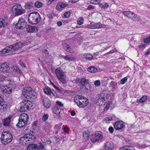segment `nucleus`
<instances>
[{"instance_id":"nucleus-41","label":"nucleus","mask_w":150,"mask_h":150,"mask_svg":"<svg viewBox=\"0 0 150 150\" xmlns=\"http://www.w3.org/2000/svg\"><path fill=\"white\" fill-rule=\"evenodd\" d=\"M34 5L37 8H40L42 7L43 4L41 2L37 1L35 3Z\"/></svg>"},{"instance_id":"nucleus-14","label":"nucleus","mask_w":150,"mask_h":150,"mask_svg":"<svg viewBox=\"0 0 150 150\" xmlns=\"http://www.w3.org/2000/svg\"><path fill=\"white\" fill-rule=\"evenodd\" d=\"M26 25V23L24 19L22 18H20L18 23L16 24V26H17L18 29H23Z\"/></svg>"},{"instance_id":"nucleus-23","label":"nucleus","mask_w":150,"mask_h":150,"mask_svg":"<svg viewBox=\"0 0 150 150\" xmlns=\"http://www.w3.org/2000/svg\"><path fill=\"white\" fill-rule=\"evenodd\" d=\"M67 5V4H65L64 3H59L56 6V9L58 11L62 10Z\"/></svg>"},{"instance_id":"nucleus-42","label":"nucleus","mask_w":150,"mask_h":150,"mask_svg":"<svg viewBox=\"0 0 150 150\" xmlns=\"http://www.w3.org/2000/svg\"><path fill=\"white\" fill-rule=\"evenodd\" d=\"M144 42L146 44H150V35L144 39Z\"/></svg>"},{"instance_id":"nucleus-46","label":"nucleus","mask_w":150,"mask_h":150,"mask_svg":"<svg viewBox=\"0 0 150 150\" xmlns=\"http://www.w3.org/2000/svg\"><path fill=\"white\" fill-rule=\"evenodd\" d=\"M101 7L102 8H106L109 7L108 4L107 3H104L103 4H100Z\"/></svg>"},{"instance_id":"nucleus-1","label":"nucleus","mask_w":150,"mask_h":150,"mask_svg":"<svg viewBox=\"0 0 150 150\" xmlns=\"http://www.w3.org/2000/svg\"><path fill=\"white\" fill-rule=\"evenodd\" d=\"M12 138V134L9 132H3L1 138V142L3 144L6 145L11 141Z\"/></svg>"},{"instance_id":"nucleus-45","label":"nucleus","mask_w":150,"mask_h":150,"mask_svg":"<svg viewBox=\"0 0 150 150\" xmlns=\"http://www.w3.org/2000/svg\"><path fill=\"white\" fill-rule=\"evenodd\" d=\"M6 82L7 83L9 84L8 86L11 85L12 86L11 87H13L12 86H13L14 82L13 80L11 79H8L7 80Z\"/></svg>"},{"instance_id":"nucleus-60","label":"nucleus","mask_w":150,"mask_h":150,"mask_svg":"<svg viewBox=\"0 0 150 150\" xmlns=\"http://www.w3.org/2000/svg\"><path fill=\"white\" fill-rule=\"evenodd\" d=\"M56 103L57 105L61 107H62L63 106V104L61 103V102L58 100H57L56 102Z\"/></svg>"},{"instance_id":"nucleus-29","label":"nucleus","mask_w":150,"mask_h":150,"mask_svg":"<svg viewBox=\"0 0 150 150\" xmlns=\"http://www.w3.org/2000/svg\"><path fill=\"white\" fill-rule=\"evenodd\" d=\"M43 101V104L45 107L48 108L50 105V102L49 100L47 98H45L43 99H42Z\"/></svg>"},{"instance_id":"nucleus-62","label":"nucleus","mask_w":150,"mask_h":150,"mask_svg":"<svg viewBox=\"0 0 150 150\" xmlns=\"http://www.w3.org/2000/svg\"><path fill=\"white\" fill-rule=\"evenodd\" d=\"M110 85L114 87H115L117 85V83L115 81H111L110 83Z\"/></svg>"},{"instance_id":"nucleus-54","label":"nucleus","mask_w":150,"mask_h":150,"mask_svg":"<svg viewBox=\"0 0 150 150\" xmlns=\"http://www.w3.org/2000/svg\"><path fill=\"white\" fill-rule=\"evenodd\" d=\"M70 15V13L69 12H65L64 14V16L66 18H68Z\"/></svg>"},{"instance_id":"nucleus-4","label":"nucleus","mask_w":150,"mask_h":150,"mask_svg":"<svg viewBox=\"0 0 150 150\" xmlns=\"http://www.w3.org/2000/svg\"><path fill=\"white\" fill-rule=\"evenodd\" d=\"M22 94L24 97L28 99L34 98L35 97L34 94V91L30 87H25L22 91Z\"/></svg>"},{"instance_id":"nucleus-24","label":"nucleus","mask_w":150,"mask_h":150,"mask_svg":"<svg viewBox=\"0 0 150 150\" xmlns=\"http://www.w3.org/2000/svg\"><path fill=\"white\" fill-rule=\"evenodd\" d=\"M4 99L0 101V110H2L3 111L6 110L7 108V104L6 102L3 101Z\"/></svg>"},{"instance_id":"nucleus-18","label":"nucleus","mask_w":150,"mask_h":150,"mask_svg":"<svg viewBox=\"0 0 150 150\" xmlns=\"http://www.w3.org/2000/svg\"><path fill=\"white\" fill-rule=\"evenodd\" d=\"M113 143L111 142H107L105 146L106 150H112L114 148Z\"/></svg>"},{"instance_id":"nucleus-38","label":"nucleus","mask_w":150,"mask_h":150,"mask_svg":"<svg viewBox=\"0 0 150 150\" xmlns=\"http://www.w3.org/2000/svg\"><path fill=\"white\" fill-rule=\"evenodd\" d=\"M54 112L56 114H59L61 111L59 107L55 106L53 108Z\"/></svg>"},{"instance_id":"nucleus-7","label":"nucleus","mask_w":150,"mask_h":150,"mask_svg":"<svg viewBox=\"0 0 150 150\" xmlns=\"http://www.w3.org/2000/svg\"><path fill=\"white\" fill-rule=\"evenodd\" d=\"M32 105V103L29 100H23L21 103L20 111L22 112L28 111L30 110Z\"/></svg>"},{"instance_id":"nucleus-22","label":"nucleus","mask_w":150,"mask_h":150,"mask_svg":"<svg viewBox=\"0 0 150 150\" xmlns=\"http://www.w3.org/2000/svg\"><path fill=\"white\" fill-rule=\"evenodd\" d=\"M55 73L57 78L65 74L62 69L60 68H58L55 70Z\"/></svg>"},{"instance_id":"nucleus-52","label":"nucleus","mask_w":150,"mask_h":150,"mask_svg":"<svg viewBox=\"0 0 150 150\" xmlns=\"http://www.w3.org/2000/svg\"><path fill=\"white\" fill-rule=\"evenodd\" d=\"M100 0H91V3L93 4H97L99 3Z\"/></svg>"},{"instance_id":"nucleus-28","label":"nucleus","mask_w":150,"mask_h":150,"mask_svg":"<svg viewBox=\"0 0 150 150\" xmlns=\"http://www.w3.org/2000/svg\"><path fill=\"white\" fill-rule=\"evenodd\" d=\"M25 9H31L34 8V4L32 2H29L26 3L25 6Z\"/></svg>"},{"instance_id":"nucleus-8","label":"nucleus","mask_w":150,"mask_h":150,"mask_svg":"<svg viewBox=\"0 0 150 150\" xmlns=\"http://www.w3.org/2000/svg\"><path fill=\"white\" fill-rule=\"evenodd\" d=\"M12 11L15 13L16 16L22 14L25 11V9L22 8L21 6L19 4H16L14 5L12 8Z\"/></svg>"},{"instance_id":"nucleus-26","label":"nucleus","mask_w":150,"mask_h":150,"mask_svg":"<svg viewBox=\"0 0 150 150\" xmlns=\"http://www.w3.org/2000/svg\"><path fill=\"white\" fill-rule=\"evenodd\" d=\"M11 119V117H9L4 119L3 121L4 125L5 126H9Z\"/></svg>"},{"instance_id":"nucleus-48","label":"nucleus","mask_w":150,"mask_h":150,"mask_svg":"<svg viewBox=\"0 0 150 150\" xmlns=\"http://www.w3.org/2000/svg\"><path fill=\"white\" fill-rule=\"evenodd\" d=\"M114 119V117H106L105 119V122L106 123H109V121L112 120Z\"/></svg>"},{"instance_id":"nucleus-9","label":"nucleus","mask_w":150,"mask_h":150,"mask_svg":"<svg viewBox=\"0 0 150 150\" xmlns=\"http://www.w3.org/2000/svg\"><path fill=\"white\" fill-rule=\"evenodd\" d=\"M22 45V44L21 42H17L13 44L12 45H10L11 47V54H15L18 53L17 50L21 48Z\"/></svg>"},{"instance_id":"nucleus-50","label":"nucleus","mask_w":150,"mask_h":150,"mask_svg":"<svg viewBox=\"0 0 150 150\" xmlns=\"http://www.w3.org/2000/svg\"><path fill=\"white\" fill-rule=\"evenodd\" d=\"M64 59L67 61H71L74 60V58L73 57H70L68 56L67 55L64 57Z\"/></svg>"},{"instance_id":"nucleus-55","label":"nucleus","mask_w":150,"mask_h":150,"mask_svg":"<svg viewBox=\"0 0 150 150\" xmlns=\"http://www.w3.org/2000/svg\"><path fill=\"white\" fill-rule=\"evenodd\" d=\"M85 28H86L94 29L93 24H92L91 25H88L86 26Z\"/></svg>"},{"instance_id":"nucleus-10","label":"nucleus","mask_w":150,"mask_h":150,"mask_svg":"<svg viewBox=\"0 0 150 150\" xmlns=\"http://www.w3.org/2000/svg\"><path fill=\"white\" fill-rule=\"evenodd\" d=\"M103 138L102 133L99 131L96 132L94 134L92 135L91 140L92 142H95L99 139H101Z\"/></svg>"},{"instance_id":"nucleus-35","label":"nucleus","mask_w":150,"mask_h":150,"mask_svg":"<svg viewBox=\"0 0 150 150\" xmlns=\"http://www.w3.org/2000/svg\"><path fill=\"white\" fill-rule=\"evenodd\" d=\"M123 13L125 15L128 17L129 18H132V16L133 13L129 11H124Z\"/></svg>"},{"instance_id":"nucleus-43","label":"nucleus","mask_w":150,"mask_h":150,"mask_svg":"<svg viewBox=\"0 0 150 150\" xmlns=\"http://www.w3.org/2000/svg\"><path fill=\"white\" fill-rule=\"evenodd\" d=\"M112 104V102L111 101H110L108 102V103L106 104V106L104 108V110H108L109 108L110 107V105Z\"/></svg>"},{"instance_id":"nucleus-53","label":"nucleus","mask_w":150,"mask_h":150,"mask_svg":"<svg viewBox=\"0 0 150 150\" xmlns=\"http://www.w3.org/2000/svg\"><path fill=\"white\" fill-rule=\"evenodd\" d=\"M48 115L47 114H45L42 116V120L44 121H45L48 118Z\"/></svg>"},{"instance_id":"nucleus-6","label":"nucleus","mask_w":150,"mask_h":150,"mask_svg":"<svg viewBox=\"0 0 150 150\" xmlns=\"http://www.w3.org/2000/svg\"><path fill=\"white\" fill-rule=\"evenodd\" d=\"M76 82L77 83H79V86L80 89L83 91L86 92L88 90L86 85L89 84V81L85 78L80 79L78 78H76Z\"/></svg>"},{"instance_id":"nucleus-49","label":"nucleus","mask_w":150,"mask_h":150,"mask_svg":"<svg viewBox=\"0 0 150 150\" xmlns=\"http://www.w3.org/2000/svg\"><path fill=\"white\" fill-rule=\"evenodd\" d=\"M84 20L83 18H79L78 20V23L79 25L82 24L83 23Z\"/></svg>"},{"instance_id":"nucleus-30","label":"nucleus","mask_w":150,"mask_h":150,"mask_svg":"<svg viewBox=\"0 0 150 150\" xmlns=\"http://www.w3.org/2000/svg\"><path fill=\"white\" fill-rule=\"evenodd\" d=\"M119 150H135V149L132 146H127L120 148Z\"/></svg>"},{"instance_id":"nucleus-64","label":"nucleus","mask_w":150,"mask_h":150,"mask_svg":"<svg viewBox=\"0 0 150 150\" xmlns=\"http://www.w3.org/2000/svg\"><path fill=\"white\" fill-rule=\"evenodd\" d=\"M150 49H149L147 50V51L145 53V55L146 56H147V55H149L150 53Z\"/></svg>"},{"instance_id":"nucleus-16","label":"nucleus","mask_w":150,"mask_h":150,"mask_svg":"<svg viewBox=\"0 0 150 150\" xmlns=\"http://www.w3.org/2000/svg\"><path fill=\"white\" fill-rule=\"evenodd\" d=\"M107 94L105 93H101L99 96L98 98V99L97 102L103 103L104 101L106 100L107 99Z\"/></svg>"},{"instance_id":"nucleus-51","label":"nucleus","mask_w":150,"mask_h":150,"mask_svg":"<svg viewBox=\"0 0 150 150\" xmlns=\"http://www.w3.org/2000/svg\"><path fill=\"white\" fill-rule=\"evenodd\" d=\"M127 78L126 77L124 78L121 80L120 81V83L122 84H124L127 81Z\"/></svg>"},{"instance_id":"nucleus-15","label":"nucleus","mask_w":150,"mask_h":150,"mask_svg":"<svg viewBox=\"0 0 150 150\" xmlns=\"http://www.w3.org/2000/svg\"><path fill=\"white\" fill-rule=\"evenodd\" d=\"M15 88L14 87L8 86H4V94L6 93L10 94L11 93Z\"/></svg>"},{"instance_id":"nucleus-19","label":"nucleus","mask_w":150,"mask_h":150,"mask_svg":"<svg viewBox=\"0 0 150 150\" xmlns=\"http://www.w3.org/2000/svg\"><path fill=\"white\" fill-rule=\"evenodd\" d=\"M67 78L65 74L57 78L63 84H65L67 83Z\"/></svg>"},{"instance_id":"nucleus-3","label":"nucleus","mask_w":150,"mask_h":150,"mask_svg":"<svg viewBox=\"0 0 150 150\" xmlns=\"http://www.w3.org/2000/svg\"><path fill=\"white\" fill-rule=\"evenodd\" d=\"M76 100L75 102L80 107H85L88 105V101L87 99L82 96H76Z\"/></svg>"},{"instance_id":"nucleus-36","label":"nucleus","mask_w":150,"mask_h":150,"mask_svg":"<svg viewBox=\"0 0 150 150\" xmlns=\"http://www.w3.org/2000/svg\"><path fill=\"white\" fill-rule=\"evenodd\" d=\"M132 16L131 18L134 21H138L140 19L139 16L134 13H133Z\"/></svg>"},{"instance_id":"nucleus-31","label":"nucleus","mask_w":150,"mask_h":150,"mask_svg":"<svg viewBox=\"0 0 150 150\" xmlns=\"http://www.w3.org/2000/svg\"><path fill=\"white\" fill-rule=\"evenodd\" d=\"M62 124L60 123L58 125H56L54 127V131L56 134H57L61 129V127Z\"/></svg>"},{"instance_id":"nucleus-11","label":"nucleus","mask_w":150,"mask_h":150,"mask_svg":"<svg viewBox=\"0 0 150 150\" xmlns=\"http://www.w3.org/2000/svg\"><path fill=\"white\" fill-rule=\"evenodd\" d=\"M9 64L8 63L5 62L2 64L0 67V71L4 73L8 72L10 71Z\"/></svg>"},{"instance_id":"nucleus-44","label":"nucleus","mask_w":150,"mask_h":150,"mask_svg":"<svg viewBox=\"0 0 150 150\" xmlns=\"http://www.w3.org/2000/svg\"><path fill=\"white\" fill-rule=\"evenodd\" d=\"M146 98L147 97L146 96H144L140 99L139 102L143 103L145 101Z\"/></svg>"},{"instance_id":"nucleus-13","label":"nucleus","mask_w":150,"mask_h":150,"mask_svg":"<svg viewBox=\"0 0 150 150\" xmlns=\"http://www.w3.org/2000/svg\"><path fill=\"white\" fill-rule=\"evenodd\" d=\"M125 123L123 121H117L114 124V128L116 130H120L124 129L125 127Z\"/></svg>"},{"instance_id":"nucleus-32","label":"nucleus","mask_w":150,"mask_h":150,"mask_svg":"<svg viewBox=\"0 0 150 150\" xmlns=\"http://www.w3.org/2000/svg\"><path fill=\"white\" fill-rule=\"evenodd\" d=\"M12 72L16 74H20L22 73L21 70L17 67H13Z\"/></svg>"},{"instance_id":"nucleus-58","label":"nucleus","mask_w":150,"mask_h":150,"mask_svg":"<svg viewBox=\"0 0 150 150\" xmlns=\"http://www.w3.org/2000/svg\"><path fill=\"white\" fill-rule=\"evenodd\" d=\"M62 129L63 130V133L64 134H65L66 133H68V129L67 127H65L64 128H63Z\"/></svg>"},{"instance_id":"nucleus-33","label":"nucleus","mask_w":150,"mask_h":150,"mask_svg":"<svg viewBox=\"0 0 150 150\" xmlns=\"http://www.w3.org/2000/svg\"><path fill=\"white\" fill-rule=\"evenodd\" d=\"M87 70L88 71L90 72L95 73L97 71V69L96 68L94 67L91 66L87 68Z\"/></svg>"},{"instance_id":"nucleus-37","label":"nucleus","mask_w":150,"mask_h":150,"mask_svg":"<svg viewBox=\"0 0 150 150\" xmlns=\"http://www.w3.org/2000/svg\"><path fill=\"white\" fill-rule=\"evenodd\" d=\"M83 57L85 59H87L88 60H90L93 59V56L88 54H85L83 55Z\"/></svg>"},{"instance_id":"nucleus-47","label":"nucleus","mask_w":150,"mask_h":150,"mask_svg":"<svg viewBox=\"0 0 150 150\" xmlns=\"http://www.w3.org/2000/svg\"><path fill=\"white\" fill-rule=\"evenodd\" d=\"M89 136V134L88 131L85 132L83 134V137L84 139L87 138Z\"/></svg>"},{"instance_id":"nucleus-12","label":"nucleus","mask_w":150,"mask_h":150,"mask_svg":"<svg viewBox=\"0 0 150 150\" xmlns=\"http://www.w3.org/2000/svg\"><path fill=\"white\" fill-rule=\"evenodd\" d=\"M44 146L41 144L38 145L35 144H30L28 146L27 150H37V149L39 147L40 149H43Z\"/></svg>"},{"instance_id":"nucleus-25","label":"nucleus","mask_w":150,"mask_h":150,"mask_svg":"<svg viewBox=\"0 0 150 150\" xmlns=\"http://www.w3.org/2000/svg\"><path fill=\"white\" fill-rule=\"evenodd\" d=\"M11 46H9L0 51V54L4 55L8 52H11Z\"/></svg>"},{"instance_id":"nucleus-2","label":"nucleus","mask_w":150,"mask_h":150,"mask_svg":"<svg viewBox=\"0 0 150 150\" xmlns=\"http://www.w3.org/2000/svg\"><path fill=\"white\" fill-rule=\"evenodd\" d=\"M28 20L30 24H36L40 21V15L37 12L31 13L29 15Z\"/></svg>"},{"instance_id":"nucleus-20","label":"nucleus","mask_w":150,"mask_h":150,"mask_svg":"<svg viewBox=\"0 0 150 150\" xmlns=\"http://www.w3.org/2000/svg\"><path fill=\"white\" fill-rule=\"evenodd\" d=\"M62 46L63 48L66 51L70 53L74 52V51L71 49L70 47L67 43H63Z\"/></svg>"},{"instance_id":"nucleus-40","label":"nucleus","mask_w":150,"mask_h":150,"mask_svg":"<svg viewBox=\"0 0 150 150\" xmlns=\"http://www.w3.org/2000/svg\"><path fill=\"white\" fill-rule=\"evenodd\" d=\"M6 24L4 19L2 18H0V28L2 27H4Z\"/></svg>"},{"instance_id":"nucleus-21","label":"nucleus","mask_w":150,"mask_h":150,"mask_svg":"<svg viewBox=\"0 0 150 150\" xmlns=\"http://www.w3.org/2000/svg\"><path fill=\"white\" fill-rule=\"evenodd\" d=\"M27 31L28 32H36L38 31L37 27L28 25L27 28Z\"/></svg>"},{"instance_id":"nucleus-57","label":"nucleus","mask_w":150,"mask_h":150,"mask_svg":"<svg viewBox=\"0 0 150 150\" xmlns=\"http://www.w3.org/2000/svg\"><path fill=\"white\" fill-rule=\"evenodd\" d=\"M112 4L113 3L115 4H118V1L117 0H108Z\"/></svg>"},{"instance_id":"nucleus-39","label":"nucleus","mask_w":150,"mask_h":150,"mask_svg":"<svg viewBox=\"0 0 150 150\" xmlns=\"http://www.w3.org/2000/svg\"><path fill=\"white\" fill-rule=\"evenodd\" d=\"M26 124L25 123H24L23 121H22L21 120L19 119L18 123L16 125L17 127H23Z\"/></svg>"},{"instance_id":"nucleus-34","label":"nucleus","mask_w":150,"mask_h":150,"mask_svg":"<svg viewBox=\"0 0 150 150\" xmlns=\"http://www.w3.org/2000/svg\"><path fill=\"white\" fill-rule=\"evenodd\" d=\"M44 92L47 94H50L51 93L52 94H54L53 91H52L50 88L48 87H46L44 89Z\"/></svg>"},{"instance_id":"nucleus-59","label":"nucleus","mask_w":150,"mask_h":150,"mask_svg":"<svg viewBox=\"0 0 150 150\" xmlns=\"http://www.w3.org/2000/svg\"><path fill=\"white\" fill-rule=\"evenodd\" d=\"M4 86H5L0 85V91H1V92L3 93H4Z\"/></svg>"},{"instance_id":"nucleus-56","label":"nucleus","mask_w":150,"mask_h":150,"mask_svg":"<svg viewBox=\"0 0 150 150\" xmlns=\"http://www.w3.org/2000/svg\"><path fill=\"white\" fill-rule=\"evenodd\" d=\"M100 84V81L99 80H97L95 81L94 84L96 86H99Z\"/></svg>"},{"instance_id":"nucleus-63","label":"nucleus","mask_w":150,"mask_h":150,"mask_svg":"<svg viewBox=\"0 0 150 150\" xmlns=\"http://www.w3.org/2000/svg\"><path fill=\"white\" fill-rule=\"evenodd\" d=\"M108 129L110 133H112L114 131V129L112 127H109Z\"/></svg>"},{"instance_id":"nucleus-61","label":"nucleus","mask_w":150,"mask_h":150,"mask_svg":"<svg viewBox=\"0 0 150 150\" xmlns=\"http://www.w3.org/2000/svg\"><path fill=\"white\" fill-rule=\"evenodd\" d=\"M94 8V6L92 5H89L87 8V9L88 10H91Z\"/></svg>"},{"instance_id":"nucleus-17","label":"nucleus","mask_w":150,"mask_h":150,"mask_svg":"<svg viewBox=\"0 0 150 150\" xmlns=\"http://www.w3.org/2000/svg\"><path fill=\"white\" fill-rule=\"evenodd\" d=\"M19 119H20L22 121H23L24 123H25L27 124L28 121V116L26 114L24 113L20 115Z\"/></svg>"},{"instance_id":"nucleus-5","label":"nucleus","mask_w":150,"mask_h":150,"mask_svg":"<svg viewBox=\"0 0 150 150\" xmlns=\"http://www.w3.org/2000/svg\"><path fill=\"white\" fill-rule=\"evenodd\" d=\"M30 133L27 134L21 137L19 139V142L22 144H26L27 141L34 140L35 139V136L32 134V131H30Z\"/></svg>"},{"instance_id":"nucleus-27","label":"nucleus","mask_w":150,"mask_h":150,"mask_svg":"<svg viewBox=\"0 0 150 150\" xmlns=\"http://www.w3.org/2000/svg\"><path fill=\"white\" fill-rule=\"evenodd\" d=\"M93 27L94 29L104 28L105 27V25L104 24H101L100 23H98L93 24Z\"/></svg>"}]
</instances>
